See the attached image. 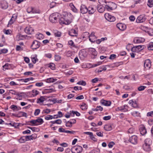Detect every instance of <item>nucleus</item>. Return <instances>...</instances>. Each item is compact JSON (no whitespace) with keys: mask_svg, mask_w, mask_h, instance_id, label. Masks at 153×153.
I'll return each mask as SVG.
<instances>
[{"mask_svg":"<svg viewBox=\"0 0 153 153\" xmlns=\"http://www.w3.org/2000/svg\"><path fill=\"white\" fill-rule=\"evenodd\" d=\"M134 131V129L133 128H130L128 131V133H132Z\"/></svg>","mask_w":153,"mask_h":153,"instance_id":"64","label":"nucleus"},{"mask_svg":"<svg viewBox=\"0 0 153 153\" xmlns=\"http://www.w3.org/2000/svg\"><path fill=\"white\" fill-rule=\"evenodd\" d=\"M19 114H21L23 117H27V114L26 113L23 111H21L19 112Z\"/></svg>","mask_w":153,"mask_h":153,"instance_id":"54","label":"nucleus"},{"mask_svg":"<svg viewBox=\"0 0 153 153\" xmlns=\"http://www.w3.org/2000/svg\"><path fill=\"white\" fill-rule=\"evenodd\" d=\"M25 31L28 34H31L33 33L34 30L31 27H27L25 29Z\"/></svg>","mask_w":153,"mask_h":153,"instance_id":"14","label":"nucleus"},{"mask_svg":"<svg viewBox=\"0 0 153 153\" xmlns=\"http://www.w3.org/2000/svg\"><path fill=\"white\" fill-rule=\"evenodd\" d=\"M105 3L107 4H106L105 5V9H107L108 11L112 10L113 9L112 7H111L109 3L108 2V3H107V2L105 1Z\"/></svg>","mask_w":153,"mask_h":153,"instance_id":"25","label":"nucleus"},{"mask_svg":"<svg viewBox=\"0 0 153 153\" xmlns=\"http://www.w3.org/2000/svg\"><path fill=\"white\" fill-rule=\"evenodd\" d=\"M30 123L34 126H38L39 125L38 124H36L35 120H31L30 121Z\"/></svg>","mask_w":153,"mask_h":153,"instance_id":"55","label":"nucleus"},{"mask_svg":"<svg viewBox=\"0 0 153 153\" xmlns=\"http://www.w3.org/2000/svg\"><path fill=\"white\" fill-rule=\"evenodd\" d=\"M142 47H143V48H144L145 47V46L144 45H138L134 46L132 45L131 44L127 45V47H130L131 48H137V47H140V48H141Z\"/></svg>","mask_w":153,"mask_h":153,"instance_id":"32","label":"nucleus"},{"mask_svg":"<svg viewBox=\"0 0 153 153\" xmlns=\"http://www.w3.org/2000/svg\"><path fill=\"white\" fill-rule=\"evenodd\" d=\"M116 57V55L115 54H112L110 55L109 58L110 59H114Z\"/></svg>","mask_w":153,"mask_h":153,"instance_id":"53","label":"nucleus"},{"mask_svg":"<svg viewBox=\"0 0 153 153\" xmlns=\"http://www.w3.org/2000/svg\"><path fill=\"white\" fill-rule=\"evenodd\" d=\"M19 45H16V48H21L24 46V43L23 42H20L19 43Z\"/></svg>","mask_w":153,"mask_h":153,"instance_id":"58","label":"nucleus"},{"mask_svg":"<svg viewBox=\"0 0 153 153\" xmlns=\"http://www.w3.org/2000/svg\"><path fill=\"white\" fill-rule=\"evenodd\" d=\"M80 108L82 110H85L87 109V106L85 104L83 103L82 105H81Z\"/></svg>","mask_w":153,"mask_h":153,"instance_id":"44","label":"nucleus"},{"mask_svg":"<svg viewBox=\"0 0 153 153\" xmlns=\"http://www.w3.org/2000/svg\"><path fill=\"white\" fill-rule=\"evenodd\" d=\"M111 118V117L110 116H105L103 117V119L105 120H110Z\"/></svg>","mask_w":153,"mask_h":153,"instance_id":"57","label":"nucleus"},{"mask_svg":"<svg viewBox=\"0 0 153 153\" xmlns=\"http://www.w3.org/2000/svg\"><path fill=\"white\" fill-rule=\"evenodd\" d=\"M43 85V82H37V83H36V84H35V85L36 86H38V87H41Z\"/></svg>","mask_w":153,"mask_h":153,"instance_id":"62","label":"nucleus"},{"mask_svg":"<svg viewBox=\"0 0 153 153\" xmlns=\"http://www.w3.org/2000/svg\"><path fill=\"white\" fill-rule=\"evenodd\" d=\"M9 125H10L11 126H13L16 128V127L17 126H18V125L17 123H15L14 122H11L9 123Z\"/></svg>","mask_w":153,"mask_h":153,"instance_id":"47","label":"nucleus"},{"mask_svg":"<svg viewBox=\"0 0 153 153\" xmlns=\"http://www.w3.org/2000/svg\"><path fill=\"white\" fill-rule=\"evenodd\" d=\"M79 54L84 57L86 56L87 53L85 49L82 50L79 52Z\"/></svg>","mask_w":153,"mask_h":153,"instance_id":"30","label":"nucleus"},{"mask_svg":"<svg viewBox=\"0 0 153 153\" xmlns=\"http://www.w3.org/2000/svg\"><path fill=\"white\" fill-rule=\"evenodd\" d=\"M77 84L85 86L86 85V83L85 81L82 80L78 82H77Z\"/></svg>","mask_w":153,"mask_h":153,"instance_id":"45","label":"nucleus"},{"mask_svg":"<svg viewBox=\"0 0 153 153\" xmlns=\"http://www.w3.org/2000/svg\"><path fill=\"white\" fill-rule=\"evenodd\" d=\"M131 115L134 117H139L140 113L137 111H134L131 113Z\"/></svg>","mask_w":153,"mask_h":153,"instance_id":"28","label":"nucleus"},{"mask_svg":"<svg viewBox=\"0 0 153 153\" xmlns=\"http://www.w3.org/2000/svg\"><path fill=\"white\" fill-rule=\"evenodd\" d=\"M54 91V89L53 88L49 89H45L44 91L42 92L43 94L50 93Z\"/></svg>","mask_w":153,"mask_h":153,"instance_id":"27","label":"nucleus"},{"mask_svg":"<svg viewBox=\"0 0 153 153\" xmlns=\"http://www.w3.org/2000/svg\"><path fill=\"white\" fill-rule=\"evenodd\" d=\"M38 39L41 40L43 39L44 37V36L42 33H38L35 36Z\"/></svg>","mask_w":153,"mask_h":153,"instance_id":"26","label":"nucleus"},{"mask_svg":"<svg viewBox=\"0 0 153 153\" xmlns=\"http://www.w3.org/2000/svg\"><path fill=\"white\" fill-rule=\"evenodd\" d=\"M40 110L39 109H37L35 110L34 113V115L35 116L38 115L40 113Z\"/></svg>","mask_w":153,"mask_h":153,"instance_id":"50","label":"nucleus"},{"mask_svg":"<svg viewBox=\"0 0 153 153\" xmlns=\"http://www.w3.org/2000/svg\"><path fill=\"white\" fill-rule=\"evenodd\" d=\"M45 96H41L39 98L37 99V103H40L43 102L45 100Z\"/></svg>","mask_w":153,"mask_h":153,"instance_id":"33","label":"nucleus"},{"mask_svg":"<svg viewBox=\"0 0 153 153\" xmlns=\"http://www.w3.org/2000/svg\"><path fill=\"white\" fill-rule=\"evenodd\" d=\"M153 0H148V2L147 4L150 7H152L153 5Z\"/></svg>","mask_w":153,"mask_h":153,"instance_id":"42","label":"nucleus"},{"mask_svg":"<svg viewBox=\"0 0 153 153\" xmlns=\"http://www.w3.org/2000/svg\"><path fill=\"white\" fill-rule=\"evenodd\" d=\"M61 33L59 32H57L54 33V35L56 37H59L61 36Z\"/></svg>","mask_w":153,"mask_h":153,"instance_id":"61","label":"nucleus"},{"mask_svg":"<svg viewBox=\"0 0 153 153\" xmlns=\"http://www.w3.org/2000/svg\"><path fill=\"white\" fill-rule=\"evenodd\" d=\"M117 28L120 30L123 31L126 28V25L122 23H119L117 24Z\"/></svg>","mask_w":153,"mask_h":153,"instance_id":"9","label":"nucleus"},{"mask_svg":"<svg viewBox=\"0 0 153 153\" xmlns=\"http://www.w3.org/2000/svg\"><path fill=\"white\" fill-rule=\"evenodd\" d=\"M18 141L20 143H22L25 142L26 141V139L25 136H23L21 137Z\"/></svg>","mask_w":153,"mask_h":153,"instance_id":"35","label":"nucleus"},{"mask_svg":"<svg viewBox=\"0 0 153 153\" xmlns=\"http://www.w3.org/2000/svg\"><path fill=\"white\" fill-rule=\"evenodd\" d=\"M104 128L106 131H109L112 129V127L110 125L107 124L105 126Z\"/></svg>","mask_w":153,"mask_h":153,"instance_id":"31","label":"nucleus"},{"mask_svg":"<svg viewBox=\"0 0 153 153\" xmlns=\"http://www.w3.org/2000/svg\"><path fill=\"white\" fill-rule=\"evenodd\" d=\"M10 108L13 111L16 110L18 111L21 109V108L20 107H18L17 106L14 105H11L10 107Z\"/></svg>","mask_w":153,"mask_h":153,"instance_id":"34","label":"nucleus"},{"mask_svg":"<svg viewBox=\"0 0 153 153\" xmlns=\"http://www.w3.org/2000/svg\"><path fill=\"white\" fill-rule=\"evenodd\" d=\"M88 11H89V14H92L95 11L96 9L92 6L89 7L88 8Z\"/></svg>","mask_w":153,"mask_h":153,"instance_id":"24","label":"nucleus"},{"mask_svg":"<svg viewBox=\"0 0 153 153\" xmlns=\"http://www.w3.org/2000/svg\"><path fill=\"white\" fill-rule=\"evenodd\" d=\"M32 92L33 93V96H36L39 94V92L36 90H33L32 91Z\"/></svg>","mask_w":153,"mask_h":153,"instance_id":"46","label":"nucleus"},{"mask_svg":"<svg viewBox=\"0 0 153 153\" xmlns=\"http://www.w3.org/2000/svg\"><path fill=\"white\" fill-rule=\"evenodd\" d=\"M33 77H30L25 79V82H26L30 80H33Z\"/></svg>","mask_w":153,"mask_h":153,"instance_id":"59","label":"nucleus"},{"mask_svg":"<svg viewBox=\"0 0 153 153\" xmlns=\"http://www.w3.org/2000/svg\"><path fill=\"white\" fill-rule=\"evenodd\" d=\"M143 49L141 48H131V51L133 52L138 53L141 51Z\"/></svg>","mask_w":153,"mask_h":153,"instance_id":"39","label":"nucleus"},{"mask_svg":"<svg viewBox=\"0 0 153 153\" xmlns=\"http://www.w3.org/2000/svg\"><path fill=\"white\" fill-rule=\"evenodd\" d=\"M89 53L94 56H96L97 52L95 49V48H88Z\"/></svg>","mask_w":153,"mask_h":153,"instance_id":"22","label":"nucleus"},{"mask_svg":"<svg viewBox=\"0 0 153 153\" xmlns=\"http://www.w3.org/2000/svg\"><path fill=\"white\" fill-rule=\"evenodd\" d=\"M53 119V116L51 115H47L45 117L46 120H48Z\"/></svg>","mask_w":153,"mask_h":153,"instance_id":"52","label":"nucleus"},{"mask_svg":"<svg viewBox=\"0 0 153 153\" xmlns=\"http://www.w3.org/2000/svg\"><path fill=\"white\" fill-rule=\"evenodd\" d=\"M59 22L61 25H68L71 23V21L70 19H69L68 15L66 14L62 16L59 19Z\"/></svg>","mask_w":153,"mask_h":153,"instance_id":"1","label":"nucleus"},{"mask_svg":"<svg viewBox=\"0 0 153 153\" xmlns=\"http://www.w3.org/2000/svg\"><path fill=\"white\" fill-rule=\"evenodd\" d=\"M127 107L128 106L126 105H124L123 106L118 107L117 109L121 111H128Z\"/></svg>","mask_w":153,"mask_h":153,"instance_id":"23","label":"nucleus"},{"mask_svg":"<svg viewBox=\"0 0 153 153\" xmlns=\"http://www.w3.org/2000/svg\"><path fill=\"white\" fill-rule=\"evenodd\" d=\"M33 8L32 7H28L27 10V12L28 13H32Z\"/></svg>","mask_w":153,"mask_h":153,"instance_id":"43","label":"nucleus"},{"mask_svg":"<svg viewBox=\"0 0 153 153\" xmlns=\"http://www.w3.org/2000/svg\"><path fill=\"white\" fill-rule=\"evenodd\" d=\"M32 13H39L40 11L39 10L36 9L34 8H33V11H32Z\"/></svg>","mask_w":153,"mask_h":153,"instance_id":"48","label":"nucleus"},{"mask_svg":"<svg viewBox=\"0 0 153 153\" xmlns=\"http://www.w3.org/2000/svg\"><path fill=\"white\" fill-rule=\"evenodd\" d=\"M129 103L131 104L132 107L134 108L138 107V105L137 102L133 100H130L129 102Z\"/></svg>","mask_w":153,"mask_h":153,"instance_id":"17","label":"nucleus"},{"mask_svg":"<svg viewBox=\"0 0 153 153\" xmlns=\"http://www.w3.org/2000/svg\"><path fill=\"white\" fill-rule=\"evenodd\" d=\"M96 134L99 137H102L103 136L102 133L101 132H97Z\"/></svg>","mask_w":153,"mask_h":153,"instance_id":"63","label":"nucleus"},{"mask_svg":"<svg viewBox=\"0 0 153 153\" xmlns=\"http://www.w3.org/2000/svg\"><path fill=\"white\" fill-rule=\"evenodd\" d=\"M7 50L6 48H3L0 51V54L2 53H5L7 52Z\"/></svg>","mask_w":153,"mask_h":153,"instance_id":"49","label":"nucleus"},{"mask_svg":"<svg viewBox=\"0 0 153 153\" xmlns=\"http://www.w3.org/2000/svg\"><path fill=\"white\" fill-rule=\"evenodd\" d=\"M145 39L143 38H135L134 40V42L135 43H140L144 42Z\"/></svg>","mask_w":153,"mask_h":153,"instance_id":"20","label":"nucleus"},{"mask_svg":"<svg viewBox=\"0 0 153 153\" xmlns=\"http://www.w3.org/2000/svg\"><path fill=\"white\" fill-rule=\"evenodd\" d=\"M144 66L145 68L149 69L151 67V61L149 59L146 60L144 62Z\"/></svg>","mask_w":153,"mask_h":153,"instance_id":"12","label":"nucleus"},{"mask_svg":"<svg viewBox=\"0 0 153 153\" xmlns=\"http://www.w3.org/2000/svg\"><path fill=\"white\" fill-rule=\"evenodd\" d=\"M48 67L52 70H54L55 68V65L53 63H51L48 65Z\"/></svg>","mask_w":153,"mask_h":153,"instance_id":"41","label":"nucleus"},{"mask_svg":"<svg viewBox=\"0 0 153 153\" xmlns=\"http://www.w3.org/2000/svg\"><path fill=\"white\" fill-rule=\"evenodd\" d=\"M62 122V121L60 119H58L54 121H51V123H52L53 124L57 123L58 124H60Z\"/></svg>","mask_w":153,"mask_h":153,"instance_id":"38","label":"nucleus"},{"mask_svg":"<svg viewBox=\"0 0 153 153\" xmlns=\"http://www.w3.org/2000/svg\"><path fill=\"white\" fill-rule=\"evenodd\" d=\"M140 134L143 135H144L146 133V130L144 126L143 125L140 126L139 128Z\"/></svg>","mask_w":153,"mask_h":153,"instance_id":"13","label":"nucleus"},{"mask_svg":"<svg viewBox=\"0 0 153 153\" xmlns=\"http://www.w3.org/2000/svg\"><path fill=\"white\" fill-rule=\"evenodd\" d=\"M81 12L82 14L87 13L88 11V8L84 5H82L80 7Z\"/></svg>","mask_w":153,"mask_h":153,"instance_id":"16","label":"nucleus"},{"mask_svg":"<svg viewBox=\"0 0 153 153\" xmlns=\"http://www.w3.org/2000/svg\"><path fill=\"white\" fill-rule=\"evenodd\" d=\"M35 120L36 123L38 124L39 125L42 124L44 122V121L42 118H38Z\"/></svg>","mask_w":153,"mask_h":153,"instance_id":"37","label":"nucleus"},{"mask_svg":"<svg viewBox=\"0 0 153 153\" xmlns=\"http://www.w3.org/2000/svg\"><path fill=\"white\" fill-rule=\"evenodd\" d=\"M56 5V3L55 2H52L50 4V7L51 8H53Z\"/></svg>","mask_w":153,"mask_h":153,"instance_id":"60","label":"nucleus"},{"mask_svg":"<svg viewBox=\"0 0 153 153\" xmlns=\"http://www.w3.org/2000/svg\"><path fill=\"white\" fill-rule=\"evenodd\" d=\"M152 143V140L149 138H147L144 141V144L143 147L144 150L146 151H149L151 150L150 145Z\"/></svg>","mask_w":153,"mask_h":153,"instance_id":"2","label":"nucleus"},{"mask_svg":"<svg viewBox=\"0 0 153 153\" xmlns=\"http://www.w3.org/2000/svg\"><path fill=\"white\" fill-rule=\"evenodd\" d=\"M137 137L135 135H133L130 137V142L133 144H136L137 143Z\"/></svg>","mask_w":153,"mask_h":153,"instance_id":"8","label":"nucleus"},{"mask_svg":"<svg viewBox=\"0 0 153 153\" xmlns=\"http://www.w3.org/2000/svg\"><path fill=\"white\" fill-rule=\"evenodd\" d=\"M56 80V79H54L53 78H50L47 79L46 82L48 83L53 82Z\"/></svg>","mask_w":153,"mask_h":153,"instance_id":"40","label":"nucleus"},{"mask_svg":"<svg viewBox=\"0 0 153 153\" xmlns=\"http://www.w3.org/2000/svg\"><path fill=\"white\" fill-rule=\"evenodd\" d=\"M100 102L101 103L106 106H109L111 104V102L109 101H106L104 100H102Z\"/></svg>","mask_w":153,"mask_h":153,"instance_id":"18","label":"nucleus"},{"mask_svg":"<svg viewBox=\"0 0 153 153\" xmlns=\"http://www.w3.org/2000/svg\"><path fill=\"white\" fill-rule=\"evenodd\" d=\"M75 114L77 116H79L80 115V114L77 111H70V114L72 116H74V114Z\"/></svg>","mask_w":153,"mask_h":153,"instance_id":"36","label":"nucleus"},{"mask_svg":"<svg viewBox=\"0 0 153 153\" xmlns=\"http://www.w3.org/2000/svg\"><path fill=\"white\" fill-rule=\"evenodd\" d=\"M97 8L98 11L100 13L103 12L105 10V7H104L100 4L97 5Z\"/></svg>","mask_w":153,"mask_h":153,"instance_id":"19","label":"nucleus"},{"mask_svg":"<svg viewBox=\"0 0 153 153\" xmlns=\"http://www.w3.org/2000/svg\"><path fill=\"white\" fill-rule=\"evenodd\" d=\"M114 144V142H111L109 143L108 146L109 148H112Z\"/></svg>","mask_w":153,"mask_h":153,"instance_id":"56","label":"nucleus"},{"mask_svg":"<svg viewBox=\"0 0 153 153\" xmlns=\"http://www.w3.org/2000/svg\"><path fill=\"white\" fill-rule=\"evenodd\" d=\"M82 148L81 146H78L72 147L71 151L72 153H80L82 151Z\"/></svg>","mask_w":153,"mask_h":153,"instance_id":"4","label":"nucleus"},{"mask_svg":"<svg viewBox=\"0 0 153 153\" xmlns=\"http://www.w3.org/2000/svg\"><path fill=\"white\" fill-rule=\"evenodd\" d=\"M29 37L27 35H22L20 33H18L16 36V40L19 41L20 40H23L25 39H29Z\"/></svg>","mask_w":153,"mask_h":153,"instance_id":"5","label":"nucleus"},{"mask_svg":"<svg viewBox=\"0 0 153 153\" xmlns=\"http://www.w3.org/2000/svg\"><path fill=\"white\" fill-rule=\"evenodd\" d=\"M17 14H13L9 22L8 25H11L13 24L15 21L17 19Z\"/></svg>","mask_w":153,"mask_h":153,"instance_id":"11","label":"nucleus"},{"mask_svg":"<svg viewBox=\"0 0 153 153\" xmlns=\"http://www.w3.org/2000/svg\"><path fill=\"white\" fill-rule=\"evenodd\" d=\"M59 15L58 13H54L51 15L49 17L50 21L52 23L56 22L59 18Z\"/></svg>","mask_w":153,"mask_h":153,"instance_id":"3","label":"nucleus"},{"mask_svg":"<svg viewBox=\"0 0 153 153\" xmlns=\"http://www.w3.org/2000/svg\"><path fill=\"white\" fill-rule=\"evenodd\" d=\"M146 87L144 86H141L138 87V90L139 91H141L143 90Z\"/></svg>","mask_w":153,"mask_h":153,"instance_id":"51","label":"nucleus"},{"mask_svg":"<svg viewBox=\"0 0 153 153\" xmlns=\"http://www.w3.org/2000/svg\"><path fill=\"white\" fill-rule=\"evenodd\" d=\"M69 34L71 36H77V33L75 30L72 29L69 31Z\"/></svg>","mask_w":153,"mask_h":153,"instance_id":"21","label":"nucleus"},{"mask_svg":"<svg viewBox=\"0 0 153 153\" xmlns=\"http://www.w3.org/2000/svg\"><path fill=\"white\" fill-rule=\"evenodd\" d=\"M89 40L92 42H94L96 41V37L94 35V33L92 32L91 33L90 35L88 36Z\"/></svg>","mask_w":153,"mask_h":153,"instance_id":"10","label":"nucleus"},{"mask_svg":"<svg viewBox=\"0 0 153 153\" xmlns=\"http://www.w3.org/2000/svg\"><path fill=\"white\" fill-rule=\"evenodd\" d=\"M31 58L32 62L34 64H35L38 60L37 58V55H32Z\"/></svg>","mask_w":153,"mask_h":153,"instance_id":"29","label":"nucleus"},{"mask_svg":"<svg viewBox=\"0 0 153 153\" xmlns=\"http://www.w3.org/2000/svg\"><path fill=\"white\" fill-rule=\"evenodd\" d=\"M105 17L107 20L110 22H114L115 20V18L114 16L110 15L108 13L105 14Z\"/></svg>","mask_w":153,"mask_h":153,"instance_id":"6","label":"nucleus"},{"mask_svg":"<svg viewBox=\"0 0 153 153\" xmlns=\"http://www.w3.org/2000/svg\"><path fill=\"white\" fill-rule=\"evenodd\" d=\"M146 18L145 16L143 15H141L138 17L136 22L137 23H143L146 20Z\"/></svg>","mask_w":153,"mask_h":153,"instance_id":"7","label":"nucleus"},{"mask_svg":"<svg viewBox=\"0 0 153 153\" xmlns=\"http://www.w3.org/2000/svg\"><path fill=\"white\" fill-rule=\"evenodd\" d=\"M40 46V43L36 40L34 41L31 45V47L34 48H39Z\"/></svg>","mask_w":153,"mask_h":153,"instance_id":"15","label":"nucleus"}]
</instances>
